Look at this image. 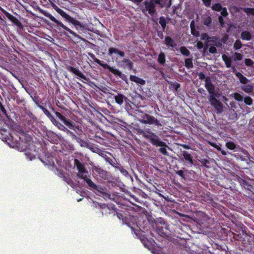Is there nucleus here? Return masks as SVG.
<instances>
[{"label": "nucleus", "mask_w": 254, "mask_h": 254, "mask_svg": "<svg viewBox=\"0 0 254 254\" xmlns=\"http://www.w3.org/2000/svg\"><path fill=\"white\" fill-rule=\"evenodd\" d=\"M103 158L106 160L107 162H108L110 165L114 167L115 168H118V166H116L118 163L116 162V159L114 158L113 160L109 157H108L107 155L103 156Z\"/></svg>", "instance_id": "24"}, {"label": "nucleus", "mask_w": 254, "mask_h": 254, "mask_svg": "<svg viewBox=\"0 0 254 254\" xmlns=\"http://www.w3.org/2000/svg\"><path fill=\"white\" fill-rule=\"evenodd\" d=\"M160 224L161 225H165V222L163 219L162 218H159L157 219V220L155 221V223L153 224L154 226H159V225Z\"/></svg>", "instance_id": "47"}, {"label": "nucleus", "mask_w": 254, "mask_h": 254, "mask_svg": "<svg viewBox=\"0 0 254 254\" xmlns=\"http://www.w3.org/2000/svg\"><path fill=\"white\" fill-rule=\"evenodd\" d=\"M236 75L237 77L239 78L240 82L243 84H246L248 81L249 80L247 78H246L245 76H244L242 73L240 72H237L236 73Z\"/></svg>", "instance_id": "27"}, {"label": "nucleus", "mask_w": 254, "mask_h": 254, "mask_svg": "<svg viewBox=\"0 0 254 254\" xmlns=\"http://www.w3.org/2000/svg\"><path fill=\"white\" fill-rule=\"evenodd\" d=\"M74 164L78 171L80 169H82V167H84L85 166V165L81 163L77 159H75L74 160Z\"/></svg>", "instance_id": "34"}, {"label": "nucleus", "mask_w": 254, "mask_h": 254, "mask_svg": "<svg viewBox=\"0 0 254 254\" xmlns=\"http://www.w3.org/2000/svg\"><path fill=\"white\" fill-rule=\"evenodd\" d=\"M96 152L98 153L100 156L102 157L103 158V156L105 155H106V154H105V152L98 148H96Z\"/></svg>", "instance_id": "60"}, {"label": "nucleus", "mask_w": 254, "mask_h": 254, "mask_svg": "<svg viewBox=\"0 0 254 254\" xmlns=\"http://www.w3.org/2000/svg\"><path fill=\"white\" fill-rule=\"evenodd\" d=\"M155 0H145L140 5L141 11L145 14L154 16L156 13Z\"/></svg>", "instance_id": "4"}, {"label": "nucleus", "mask_w": 254, "mask_h": 254, "mask_svg": "<svg viewBox=\"0 0 254 254\" xmlns=\"http://www.w3.org/2000/svg\"><path fill=\"white\" fill-rule=\"evenodd\" d=\"M222 8L223 7L222 5L219 3H215L211 7V8L213 10L216 11H221Z\"/></svg>", "instance_id": "37"}, {"label": "nucleus", "mask_w": 254, "mask_h": 254, "mask_svg": "<svg viewBox=\"0 0 254 254\" xmlns=\"http://www.w3.org/2000/svg\"><path fill=\"white\" fill-rule=\"evenodd\" d=\"M137 134L141 135L143 137L156 147L165 146L166 143L161 140L160 137L152 132L145 131L141 129L137 130Z\"/></svg>", "instance_id": "2"}, {"label": "nucleus", "mask_w": 254, "mask_h": 254, "mask_svg": "<svg viewBox=\"0 0 254 254\" xmlns=\"http://www.w3.org/2000/svg\"><path fill=\"white\" fill-rule=\"evenodd\" d=\"M94 190H97L99 193L103 195L104 196L110 198L111 196L110 194L107 192V189L100 185L96 186V188Z\"/></svg>", "instance_id": "15"}, {"label": "nucleus", "mask_w": 254, "mask_h": 254, "mask_svg": "<svg viewBox=\"0 0 254 254\" xmlns=\"http://www.w3.org/2000/svg\"><path fill=\"white\" fill-rule=\"evenodd\" d=\"M110 71L112 73H113L114 75H117L120 77H122V76L123 75V74L121 71H120L119 70H118L117 69L114 68L113 67H112V68H111Z\"/></svg>", "instance_id": "39"}, {"label": "nucleus", "mask_w": 254, "mask_h": 254, "mask_svg": "<svg viewBox=\"0 0 254 254\" xmlns=\"http://www.w3.org/2000/svg\"><path fill=\"white\" fill-rule=\"evenodd\" d=\"M129 79L131 81L134 82L138 84L143 85L145 84V81L144 79L135 75H131L130 76Z\"/></svg>", "instance_id": "19"}, {"label": "nucleus", "mask_w": 254, "mask_h": 254, "mask_svg": "<svg viewBox=\"0 0 254 254\" xmlns=\"http://www.w3.org/2000/svg\"><path fill=\"white\" fill-rule=\"evenodd\" d=\"M63 180L66 182L67 184H70V183L72 182L71 179L69 177V175H65L63 178Z\"/></svg>", "instance_id": "52"}, {"label": "nucleus", "mask_w": 254, "mask_h": 254, "mask_svg": "<svg viewBox=\"0 0 254 254\" xmlns=\"http://www.w3.org/2000/svg\"><path fill=\"white\" fill-rule=\"evenodd\" d=\"M172 88H173L174 91L177 92L179 88L180 87V84L177 82H171L170 83Z\"/></svg>", "instance_id": "49"}, {"label": "nucleus", "mask_w": 254, "mask_h": 254, "mask_svg": "<svg viewBox=\"0 0 254 254\" xmlns=\"http://www.w3.org/2000/svg\"><path fill=\"white\" fill-rule=\"evenodd\" d=\"M200 163L203 165L205 167L207 168H209V166L208 164L210 163V162L208 160L206 159H203L200 161Z\"/></svg>", "instance_id": "51"}, {"label": "nucleus", "mask_w": 254, "mask_h": 254, "mask_svg": "<svg viewBox=\"0 0 254 254\" xmlns=\"http://www.w3.org/2000/svg\"><path fill=\"white\" fill-rule=\"evenodd\" d=\"M96 63L102 66L104 68L109 69V71H110L111 68H112V67L109 65L107 64L102 63V62L100 60H97L96 61Z\"/></svg>", "instance_id": "43"}, {"label": "nucleus", "mask_w": 254, "mask_h": 254, "mask_svg": "<svg viewBox=\"0 0 254 254\" xmlns=\"http://www.w3.org/2000/svg\"><path fill=\"white\" fill-rule=\"evenodd\" d=\"M234 99L237 101L241 102L243 101V96L239 93L235 92L233 94Z\"/></svg>", "instance_id": "42"}, {"label": "nucleus", "mask_w": 254, "mask_h": 254, "mask_svg": "<svg viewBox=\"0 0 254 254\" xmlns=\"http://www.w3.org/2000/svg\"><path fill=\"white\" fill-rule=\"evenodd\" d=\"M225 64L227 68L231 67L232 66V60H231V58H230L229 60H227L226 61H225Z\"/></svg>", "instance_id": "63"}, {"label": "nucleus", "mask_w": 254, "mask_h": 254, "mask_svg": "<svg viewBox=\"0 0 254 254\" xmlns=\"http://www.w3.org/2000/svg\"><path fill=\"white\" fill-rule=\"evenodd\" d=\"M56 170H57V173H56V174L59 177L62 178L65 175L64 172L63 170H62L61 169H58L57 168H56Z\"/></svg>", "instance_id": "54"}, {"label": "nucleus", "mask_w": 254, "mask_h": 254, "mask_svg": "<svg viewBox=\"0 0 254 254\" xmlns=\"http://www.w3.org/2000/svg\"><path fill=\"white\" fill-rule=\"evenodd\" d=\"M113 96H114L116 103L119 105H122L124 102L126 101L127 99V97L121 93H118L117 95H114Z\"/></svg>", "instance_id": "16"}, {"label": "nucleus", "mask_w": 254, "mask_h": 254, "mask_svg": "<svg viewBox=\"0 0 254 254\" xmlns=\"http://www.w3.org/2000/svg\"><path fill=\"white\" fill-rule=\"evenodd\" d=\"M241 37L242 40L250 41L252 39V34L248 31H244L241 34Z\"/></svg>", "instance_id": "23"}, {"label": "nucleus", "mask_w": 254, "mask_h": 254, "mask_svg": "<svg viewBox=\"0 0 254 254\" xmlns=\"http://www.w3.org/2000/svg\"><path fill=\"white\" fill-rule=\"evenodd\" d=\"M209 52L211 54H215L217 52V49L215 47L211 46L209 48Z\"/></svg>", "instance_id": "64"}, {"label": "nucleus", "mask_w": 254, "mask_h": 254, "mask_svg": "<svg viewBox=\"0 0 254 254\" xmlns=\"http://www.w3.org/2000/svg\"><path fill=\"white\" fill-rule=\"evenodd\" d=\"M82 179L87 183L89 188L94 190L96 188L97 185L90 179L88 178L87 176H85Z\"/></svg>", "instance_id": "25"}, {"label": "nucleus", "mask_w": 254, "mask_h": 254, "mask_svg": "<svg viewBox=\"0 0 254 254\" xmlns=\"http://www.w3.org/2000/svg\"><path fill=\"white\" fill-rule=\"evenodd\" d=\"M93 169L95 171V172L98 173L99 176L103 179H107L109 178V173L102 169L99 166H94L93 167Z\"/></svg>", "instance_id": "10"}, {"label": "nucleus", "mask_w": 254, "mask_h": 254, "mask_svg": "<svg viewBox=\"0 0 254 254\" xmlns=\"http://www.w3.org/2000/svg\"><path fill=\"white\" fill-rule=\"evenodd\" d=\"M0 11L6 16V17L11 21L14 25L18 28H22L23 25L20 21L15 17L8 12L1 6H0Z\"/></svg>", "instance_id": "7"}, {"label": "nucleus", "mask_w": 254, "mask_h": 254, "mask_svg": "<svg viewBox=\"0 0 254 254\" xmlns=\"http://www.w3.org/2000/svg\"><path fill=\"white\" fill-rule=\"evenodd\" d=\"M145 117L144 119L141 121L142 123L150 125L154 124L157 126H161L159 121L153 116L148 114H145Z\"/></svg>", "instance_id": "9"}, {"label": "nucleus", "mask_w": 254, "mask_h": 254, "mask_svg": "<svg viewBox=\"0 0 254 254\" xmlns=\"http://www.w3.org/2000/svg\"><path fill=\"white\" fill-rule=\"evenodd\" d=\"M211 18L209 16L204 20L203 24L207 26H209L211 24Z\"/></svg>", "instance_id": "53"}, {"label": "nucleus", "mask_w": 254, "mask_h": 254, "mask_svg": "<svg viewBox=\"0 0 254 254\" xmlns=\"http://www.w3.org/2000/svg\"><path fill=\"white\" fill-rule=\"evenodd\" d=\"M38 107L44 112L45 115L47 116L50 120H54V116L51 115L50 112L44 106L38 105Z\"/></svg>", "instance_id": "26"}, {"label": "nucleus", "mask_w": 254, "mask_h": 254, "mask_svg": "<svg viewBox=\"0 0 254 254\" xmlns=\"http://www.w3.org/2000/svg\"><path fill=\"white\" fill-rule=\"evenodd\" d=\"M155 2L157 4H159L160 7H170L172 4L171 0H155Z\"/></svg>", "instance_id": "17"}, {"label": "nucleus", "mask_w": 254, "mask_h": 254, "mask_svg": "<svg viewBox=\"0 0 254 254\" xmlns=\"http://www.w3.org/2000/svg\"><path fill=\"white\" fill-rule=\"evenodd\" d=\"M205 87L209 94H213L215 89V86L212 84L210 77L208 76L206 77L205 80Z\"/></svg>", "instance_id": "12"}, {"label": "nucleus", "mask_w": 254, "mask_h": 254, "mask_svg": "<svg viewBox=\"0 0 254 254\" xmlns=\"http://www.w3.org/2000/svg\"><path fill=\"white\" fill-rule=\"evenodd\" d=\"M152 227L154 229H155L158 234L161 235L164 234V232H163V228L162 226L160 227L159 226H154V225H152Z\"/></svg>", "instance_id": "44"}, {"label": "nucleus", "mask_w": 254, "mask_h": 254, "mask_svg": "<svg viewBox=\"0 0 254 254\" xmlns=\"http://www.w3.org/2000/svg\"><path fill=\"white\" fill-rule=\"evenodd\" d=\"M66 69L69 71L74 74L76 76L79 77L80 78L83 79H86V76L81 72L78 69H77L74 67L71 66H67L66 67Z\"/></svg>", "instance_id": "11"}, {"label": "nucleus", "mask_w": 254, "mask_h": 254, "mask_svg": "<svg viewBox=\"0 0 254 254\" xmlns=\"http://www.w3.org/2000/svg\"><path fill=\"white\" fill-rule=\"evenodd\" d=\"M51 121L55 126H56L61 130L64 131L65 132L67 130V128L61 123H60L59 121H57L54 117V120H51Z\"/></svg>", "instance_id": "21"}, {"label": "nucleus", "mask_w": 254, "mask_h": 254, "mask_svg": "<svg viewBox=\"0 0 254 254\" xmlns=\"http://www.w3.org/2000/svg\"><path fill=\"white\" fill-rule=\"evenodd\" d=\"M164 44L168 48L174 49L177 47V44L175 41L170 36H166L164 39Z\"/></svg>", "instance_id": "14"}, {"label": "nucleus", "mask_w": 254, "mask_h": 254, "mask_svg": "<svg viewBox=\"0 0 254 254\" xmlns=\"http://www.w3.org/2000/svg\"><path fill=\"white\" fill-rule=\"evenodd\" d=\"M211 97H213L215 99H217V98H219L220 97V94L218 92H215V91L214 90V92H213V94H210L208 97L209 100H210Z\"/></svg>", "instance_id": "55"}, {"label": "nucleus", "mask_w": 254, "mask_h": 254, "mask_svg": "<svg viewBox=\"0 0 254 254\" xmlns=\"http://www.w3.org/2000/svg\"><path fill=\"white\" fill-rule=\"evenodd\" d=\"M244 63L247 66H253L254 64V62L251 59H245Z\"/></svg>", "instance_id": "46"}, {"label": "nucleus", "mask_w": 254, "mask_h": 254, "mask_svg": "<svg viewBox=\"0 0 254 254\" xmlns=\"http://www.w3.org/2000/svg\"><path fill=\"white\" fill-rule=\"evenodd\" d=\"M243 10L248 15H252L254 16V8H244Z\"/></svg>", "instance_id": "45"}, {"label": "nucleus", "mask_w": 254, "mask_h": 254, "mask_svg": "<svg viewBox=\"0 0 254 254\" xmlns=\"http://www.w3.org/2000/svg\"><path fill=\"white\" fill-rule=\"evenodd\" d=\"M53 7L56 10V11L65 19V20L72 23L76 27V28L78 27L83 29L85 28L86 26L85 25H83L80 21L71 17L70 15L65 12L63 9L60 8L55 5L53 6Z\"/></svg>", "instance_id": "3"}, {"label": "nucleus", "mask_w": 254, "mask_h": 254, "mask_svg": "<svg viewBox=\"0 0 254 254\" xmlns=\"http://www.w3.org/2000/svg\"><path fill=\"white\" fill-rule=\"evenodd\" d=\"M243 100L245 102V103L249 106H251L253 104V99L250 97V96H246L244 99Z\"/></svg>", "instance_id": "40"}, {"label": "nucleus", "mask_w": 254, "mask_h": 254, "mask_svg": "<svg viewBox=\"0 0 254 254\" xmlns=\"http://www.w3.org/2000/svg\"><path fill=\"white\" fill-rule=\"evenodd\" d=\"M14 135H11V137L13 142L10 145L12 147L17 148L20 151H26L30 149L31 144L30 137L21 130L19 132H14Z\"/></svg>", "instance_id": "1"}, {"label": "nucleus", "mask_w": 254, "mask_h": 254, "mask_svg": "<svg viewBox=\"0 0 254 254\" xmlns=\"http://www.w3.org/2000/svg\"><path fill=\"white\" fill-rule=\"evenodd\" d=\"M160 147L161 148L159 149V152H161L164 155L168 156L169 154L168 152L167 151L166 148H170L168 146V145L166 144L165 146H162Z\"/></svg>", "instance_id": "38"}, {"label": "nucleus", "mask_w": 254, "mask_h": 254, "mask_svg": "<svg viewBox=\"0 0 254 254\" xmlns=\"http://www.w3.org/2000/svg\"><path fill=\"white\" fill-rule=\"evenodd\" d=\"M181 155L183 156L184 159L188 161L190 164H193L192 157L191 154L186 151H181Z\"/></svg>", "instance_id": "18"}, {"label": "nucleus", "mask_w": 254, "mask_h": 254, "mask_svg": "<svg viewBox=\"0 0 254 254\" xmlns=\"http://www.w3.org/2000/svg\"><path fill=\"white\" fill-rule=\"evenodd\" d=\"M239 182L241 186L244 187L245 189L251 190V189L252 188V186L250 184L249 182L242 178H240L239 180Z\"/></svg>", "instance_id": "22"}, {"label": "nucleus", "mask_w": 254, "mask_h": 254, "mask_svg": "<svg viewBox=\"0 0 254 254\" xmlns=\"http://www.w3.org/2000/svg\"><path fill=\"white\" fill-rule=\"evenodd\" d=\"M241 89L246 93H252L254 90V87L252 85L247 84L242 86Z\"/></svg>", "instance_id": "28"}, {"label": "nucleus", "mask_w": 254, "mask_h": 254, "mask_svg": "<svg viewBox=\"0 0 254 254\" xmlns=\"http://www.w3.org/2000/svg\"><path fill=\"white\" fill-rule=\"evenodd\" d=\"M88 173V171L85 168V166L84 167H82V169H80L77 174V176L78 178L81 179L82 178H84L85 176H87V174Z\"/></svg>", "instance_id": "29"}, {"label": "nucleus", "mask_w": 254, "mask_h": 254, "mask_svg": "<svg viewBox=\"0 0 254 254\" xmlns=\"http://www.w3.org/2000/svg\"><path fill=\"white\" fill-rule=\"evenodd\" d=\"M203 4L206 6L209 7L210 6L211 2V0H201Z\"/></svg>", "instance_id": "62"}, {"label": "nucleus", "mask_w": 254, "mask_h": 254, "mask_svg": "<svg viewBox=\"0 0 254 254\" xmlns=\"http://www.w3.org/2000/svg\"><path fill=\"white\" fill-rule=\"evenodd\" d=\"M114 54L118 55L122 58L124 57L125 56L124 52L120 51L116 48L111 47L109 48L108 55L109 56H113Z\"/></svg>", "instance_id": "13"}, {"label": "nucleus", "mask_w": 254, "mask_h": 254, "mask_svg": "<svg viewBox=\"0 0 254 254\" xmlns=\"http://www.w3.org/2000/svg\"><path fill=\"white\" fill-rule=\"evenodd\" d=\"M226 147L230 150H234L236 148V144L231 141H228L226 143Z\"/></svg>", "instance_id": "36"}, {"label": "nucleus", "mask_w": 254, "mask_h": 254, "mask_svg": "<svg viewBox=\"0 0 254 254\" xmlns=\"http://www.w3.org/2000/svg\"><path fill=\"white\" fill-rule=\"evenodd\" d=\"M180 52L185 56L188 57L190 55V52L186 47L182 46L180 48Z\"/></svg>", "instance_id": "35"}, {"label": "nucleus", "mask_w": 254, "mask_h": 254, "mask_svg": "<svg viewBox=\"0 0 254 254\" xmlns=\"http://www.w3.org/2000/svg\"><path fill=\"white\" fill-rule=\"evenodd\" d=\"M185 66L188 68L190 69L193 67L192 59H186L185 60Z\"/></svg>", "instance_id": "33"}, {"label": "nucleus", "mask_w": 254, "mask_h": 254, "mask_svg": "<svg viewBox=\"0 0 254 254\" xmlns=\"http://www.w3.org/2000/svg\"><path fill=\"white\" fill-rule=\"evenodd\" d=\"M220 11L221 14V16L223 17H226L228 16V13L226 7H223L222 9Z\"/></svg>", "instance_id": "58"}, {"label": "nucleus", "mask_w": 254, "mask_h": 254, "mask_svg": "<svg viewBox=\"0 0 254 254\" xmlns=\"http://www.w3.org/2000/svg\"><path fill=\"white\" fill-rule=\"evenodd\" d=\"M159 23L164 30L166 27V21L164 17L161 16L159 18Z\"/></svg>", "instance_id": "41"}, {"label": "nucleus", "mask_w": 254, "mask_h": 254, "mask_svg": "<svg viewBox=\"0 0 254 254\" xmlns=\"http://www.w3.org/2000/svg\"><path fill=\"white\" fill-rule=\"evenodd\" d=\"M101 208L103 210L102 213L103 214L110 213V209L108 205L106 204H101L100 205Z\"/></svg>", "instance_id": "32"}, {"label": "nucleus", "mask_w": 254, "mask_h": 254, "mask_svg": "<svg viewBox=\"0 0 254 254\" xmlns=\"http://www.w3.org/2000/svg\"><path fill=\"white\" fill-rule=\"evenodd\" d=\"M235 61H241L243 59V55L240 53H235L234 54Z\"/></svg>", "instance_id": "50"}, {"label": "nucleus", "mask_w": 254, "mask_h": 254, "mask_svg": "<svg viewBox=\"0 0 254 254\" xmlns=\"http://www.w3.org/2000/svg\"><path fill=\"white\" fill-rule=\"evenodd\" d=\"M165 55L163 52H161L158 56V62L160 64L164 65L165 63Z\"/></svg>", "instance_id": "31"}, {"label": "nucleus", "mask_w": 254, "mask_h": 254, "mask_svg": "<svg viewBox=\"0 0 254 254\" xmlns=\"http://www.w3.org/2000/svg\"><path fill=\"white\" fill-rule=\"evenodd\" d=\"M242 46V44L239 40H236L234 44V48L236 50L240 49V48H241Z\"/></svg>", "instance_id": "48"}, {"label": "nucleus", "mask_w": 254, "mask_h": 254, "mask_svg": "<svg viewBox=\"0 0 254 254\" xmlns=\"http://www.w3.org/2000/svg\"><path fill=\"white\" fill-rule=\"evenodd\" d=\"M53 18L52 19V20L58 26L62 27L63 29L65 31L68 32L70 34H71L73 36V38L74 39L76 42H80L81 40H84L83 38H81L80 36L77 35L75 32H73L72 30H70L67 27L65 26L62 22L57 20L54 17H52Z\"/></svg>", "instance_id": "5"}, {"label": "nucleus", "mask_w": 254, "mask_h": 254, "mask_svg": "<svg viewBox=\"0 0 254 254\" xmlns=\"http://www.w3.org/2000/svg\"><path fill=\"white\" fill-rule=\"evenodd\" d=\"M191 34L195 37H198L199 36V32L194 28L190 29Z\"/></svg>", "instance_id": "57"}, {"label": "nucleus", "mask_w": 254, "mask_h": 254, "mask_svg": "<svg viewBox=\"0 0 254 254\" xmlns=\"http://www.w3.org/2000/svg\"><path fill=\"white\" fill-rule=\"evenodd\" d=\"M122 62L125 64V66L127 67L130 70L133 68V64L129 59H124L122 61Z\"/></svg>", "instance_id": "30"}, {"label": "nucleus", "mask_w": 254, "mask_h": 254, "mask_svg": "<svg viewBox=\"0 0 254 254\" xmlns=\"http://www.w3.org/2000/svg\"><path fill=\"white\" fill-rule=\"evenodd\" d=\"M198 216L203 218V220L207 221L208 219V216L204 213L200 212L198 214Z\"/></svg>", "instance_id": "59"}, {"label": "nucleus", "mask_w": 254, "mask_h": 254, "mask_svg": "<svg viewBox=\"0 0 254 254\" xmlns=\"http://www.w3.org/2000/svg\"><path fill=\"white\" fill-rule=\"evenodd\" d=\"M209 102L210 105L216 109L217 114H219L223 112V104L217 99H215L213 97H211Z\"/></svg>", "instance_id": "8"}, {"label": "nucleus", "mask_w": 254, "mask_h": 254, "mask_svg": "<svg viewBox=\"0 0 254 254\" xmlns=\"http://www.w3.org/2000/svg\"><path fill=\"white\" fill-rule=\"evenodd\" d=\"M0 109L1 110V111L2 112V113L7 118H9L8 117V116L7 114V112H6V111L5 109V108L4 107V106L2 105V104H1V103L0 102Z\"/></svg>", "instance_id": "56"}, {"label": "nucleus", "mask_w": 254, "mask_h": 254, "mask_svg": "<svg viewBox=\"0 0 254 254\" xmlns=\"http://www.w3.org/2000/svg\"><path fill=\"white\" fill-rule=\"evenodd\" d=\"M51 121L55 126H56L61 130L64 131L65 132L67 130V128L61 123H60L59 121H57L54 117V120H51Z\"/></svg>", "instance_id": "20"}, {"label": "nucleus", "mask_w": 254, "mask_h": 254, "mask_svg": "<svg viewBox=\"0 0 254 254\" xmlns=\"http://www.w3.org/2000/svg\"><path fill=\"white\" fill-rule=\"evenodd\" d=\"M55 114L56 115L57 117H58L61 121H62L64 123V124L65 126H66L68 128L74 130H76V129H78V127L76 126L75 124L74 123L72 122L69 120L65 118V117L62 115L60 113L58 112H55Z\"/></svg>", "instance_id": "6"}, {"label": "nucleus", "mask_w": 254, "mask_h": 254, "mask_svg": "<svg viewBox=\"0 0 254 254\" xmlns=\"http://www.w3.org/2000/svg\"><path fill=\"white\" fill-rule=\"evenodd\" d=\"M66 132L67 133L70 134V135L71 136V138H72V139H77V136H76V135L73 132H71V131H70L68 129H67Z\"/></svg>", "instance_id": "61"}]
</instances>
